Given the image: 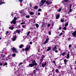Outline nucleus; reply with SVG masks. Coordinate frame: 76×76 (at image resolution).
Segmentation results:
<instances>
[{
	"mask_svg": "<svg viewBox=\"0 0 76 76\" xmlns=\"http://www.w3.org/2000/svg\"><path fill=\"white\" fill-rule=\"evenodd\" d=\"M16 18L15 17L14 18V19L11 22V23L12 24V23H13L14 24H16Z\"/></svg>",
	"mask_w": 76,
	"mask_h": 76,
	"instance_id": "obj_1",
	"label": "nucleus"
},
{
	"mask_svg": "<svg viewBox=\"0 0 76 76\" xmlns=\"http://www.w3.org/2000/svg\"><path fill=\"white\" fill-rule=\"evenodd\" d=\"M45 2V1H44V0H42L41 1L40 3V6H42L43 5L44 3Z\"/></svg>",
	"mask_w": 76,
	"mask_h": 76,
	"instance_id": "obj_2",
	"label": "nucleus"
},
{
	"mask_svg": "<svg viewBox=\"0 0 76 76\" xmlns=\"http://www.w3.org/2000/svg\"><path fill=\"white\" fill-rule=\"evenodd\" d=\"M72 34L74 37H76V30Z\"/></svg>",
	"mask_w": 76,
	"mask_h": 76,
	"instance_id": "obj_3",
	"label": "nucleus"
},
{
	"mask_svg": "<svg viewBox=\"0 0 76 76\" xmlns=\"http://www.w3.org/2000/svg\"><path fill=\"white\" fill-rule=\"evenodd\" d=\"M36 64H29V66L30 67H33L34 66H35V65H36Z\"/></svg>",
	"mask_w": 76,
	"mask_h": 76,
	"instance_id": "obj_4",
	"label": "nucleus"
},
{
	"mask_svg": "<svg viewBox=\"0 0 76 76\" xmlns=\"http://www.w3.org/2000/svg\"><path fill=\"white\" fill-rule=\"evenodd\" d=\"M49 40V39L47 38L46 39L45 41L43 43V44H46V43L48 42V40Z\"/></svg>",
	"mask_w": 76,
	"mask_h": 76,
	"instance_id": "obj_5",
	"label": "nucleus"
},
{
	"mask_svg": "<svg viewBox=\"0 0 76 76\" xmlns=\"http://www.w3.org/2000/svg\"><path fill=\"white\" fill-rule=\"evenodd\" d=\"M27 47L25 48V51H28L29 50V48H28V47H29V48H30V46H29L28 45H27Z\"/></svg>",
	"mask_w": 76,
	"mask_h": 76,
	"instance_id": "obj_6",
	"label": "nucleus"
},
{
	"mask_svg": "<svg viewBox=\"0 0 76 76\" xmlns=\"http://www.w3.org/2000/svg\"><path fill=\"white\" fill-rule=\"evenodd\" d=\"M3 57H4V55L2 54L0 55V59L1 60Z\"/></svg>",
	"mask_w": 76,
	"mask_h": 76,
	"instance_id": "obj_7",
	"label": "nucleus"
},
{
	"mask_svg": "<svg viewBox=\"0 0 76 76\" xmlns=\"http://www.w3.org/2000/svg\"><path fill=\"white\" fill-rule=\"evenodd\" d=\"M12 50L13 52H15V53L17 52V51H16V49L14 48H12Z\"/></svg>",
	"mask_w": 76,
	"mask_h": 76,
	"instance_id": "obj_8",
	"label": "nucleus"
},
{
	"mask_svg": "<svg viewBox=\"0 0 76 76\" xmlns=\"http://www.w3.org/2000/svg\"><path fill=\"white\" fill-rule=\"evenodd\" d=\"M16 32L18 33V34H20V30H16Z\"/></svg>",
	"mask_w": 76,
	"mask_h": 76,
	"instance_id": "obj_9",
	"label": "nucleus"
},
{
	"mask_svg": "<svg viewBox=\"0 0 76 76\" xmlns=\"http://www.w3.org/2000/svg\"><path fill=\"white\" fill-rule=\"evenodd\" d=\"M16 37L15 36L12 38V40L13 41H15V40H16Z\"/></svg>",
	"mask_w": 76,
	"mask_h": 76,
	"instance_id": "obj_10",
	"label": "nucleus"
},
{
	"mask_svg": "<svg viewBox=\"0 0 76 76\" xmlns=\"http://www.w3.org/2000/svg\"><path fill=\"white\" fill-rule=\"evenodd\" d=\"M32 64H36V65H35L36 66H37V63H36V62L35 61V60H34L32 62Z\"/></svg>",
	"mask_w": 76,
	"mask_h": 76,
	"instance_id": "obj_11",
	"label": "nucleus"
},
{
	"mask_svg": "<svg viewBox=\"0 0 76 76\" xmlns=\"http://www.w3.org/2000/svg\"><path fill=\"white\" fill-rule=\"evenodd\" d=\"M57 47L56 46H55L54 48H53V51H55L56 50H57Z\"/></svg>",
	"mask_w": 76,
	"mask_h": 76,
	"instance_id": "obj_12",
	"label": "nucleus"
},
{
	"mask_svg": "<svg viewBox=\"0 0 76 76\" xmlns=\"http://www.w3.org/2000/svg\"><path fill=\"white\" fill-rule=\"evenodd\" d=\"M60 18V15H57L56 16V18L57 19H58Z\"/></svg>",
	"mask_w": 76,
	"mask_h": 76,
	"instance_id": "obj_13",
	"label": "nucleus"
},
{
	"mask_svg": "<svg viewBox=\"0 0 76 76\" xmlns=\"http://www.w3.org/2000/svg\"><path fill=\"white\" fill-rule=\"evenodd\" d=\"M46 3L48 5H49V4H50V1L48 0V1L46 2Z\"/></svg>",
	"mask_w": 76,
	"mask_h": 76,
	"instance_id": "obj_14",
	"label": "nucleus"
},
{
	"mask_svg": "<svg viewBox=\"0 0 76 76\" xmlns=\"http://www.w3.org/2000/svg\"><path fill=\"white\" fill-rule=\"evenodd\" d=\"M30 15H34V13L33 12H30Z\"/></svg>",
	"mask_w": 76,
	"mask_h": 76,
	"instance_id": "obj_15",
	"label": "nucleus"
},
{
	"mask_svg": "<svg viewBox=\"0 0 76 76\" xmlns=\"http://www.w3.org/2000/svg\"><path fill=\"white\" fill-rule=\"evenodd\" d=\"M67 60L66 59H64V63L65 64H67Z\"/></svg>",
	"mask_w": 76,
	"mask_h": 76,
	"instance_id": "obj_16",
	"label": "nucleus"
},
{
	"mask_svg": "<svg viewBox=\"0 0 76 76\" xmlns=\"http://www.w3.org/2000/svg\"><path fill=\"white\" fill-rule=\"evenodd\" d=\"M9 28L10 29H11V30H13V29H14V27H11V26H10L9 27Z\"/></svg>",
	"mask_w": 76,
	"mask_h": 76,
	"instance_id": "obj_17",
	"label": "nucleus"
},
{
	"mask_svg": "<svg viewBox=\"0 0 76 76\" xmlns=\"http://www.w3.org/2000/svg\"><path fill=\"white\" fill-rule=\"evenodd\" d=\"M34 9H38V7L37 6H35L34 7Z\"/></svg>",
	"mask_w": 76,
	"mask_h": 76,
	"instance_id": "obj_18",
	"label": "nucleus"
},
{
	"mask_svg": "<svg viewBox=\"0 0 76 76\" xmlns=\"http://www.w3.org/2000/svg\"><path fill=\"white\" fill-rule=\"evenodd\" d=\"M23 45H21L20 46V48H22V47H23Z\"/></svg>",
	"mask_w": 76,
	"mask_h": 76,
	"instance_id": "obj_19",
	"label": "nucleus"
},
{
	"mask_svg": "<svg viewBox=\"0 0 76 76\" xmlns=\"http://www.w3.org/2000/svg\"><path fill=\"white\" fill-rule=\"evenodd\" d=\"M42 26H45V23H42Z\"/></svg>",
	"mask_w": 76,
	"mask_h": 76,
	"instance_id": "obj_20",
	"label": "nucleus"
},
{
	"mask_svg": "<svg viewBox=\"0 0 76 76\" xmlns=\"http://www.w3.org/2000/svg\"><path fill=\"white\" fill-rule=\"evenodd\" d=\"M69 58V54H68L66 58Z\"/></svg>",
	"mask_w": 76,
	"mask_h": 76,
	"instance_id": "obj_21",
	"label": "nucleus"
},
{
	"mask_svg": "<svg viewBox=\"0 0 76 76\" xmlns=\"http://www.w3.org/2000/svg\"><path fill=\"white\" fill-rule=\"evenodd\" d=\"M36 26L37 28H38V27H39V25H38V24H36Z\"/></svg>",
	"mask_w": 76,
	"mask_h": 76,
	"instance_id": "obj_22",
	"label": "nucleus"
},
{
	"mask_svg": "<svg viewBox=\"0 0 76 76\" xmlns=\"http://www.w3.org/2000/svg\"><path fill=\"white\" fill-rule=\"evenodd\" d=\"M50 50H51V48H50V47H48V48L47 49V50L48 51H50Z\"/></svg>",
	"mask_w": 76,
	"mask_h": 76,
	"instance_id": "obj_23",
	"label": "nucleus"
},
{
	"mask_svg": "<svg viewBox=\"0 0 76 76\" xmlns=\"http://www.w3.org/2000/svg\"><path fill=\"white\" fill-rule=\"evenodd\" d=\"M67 25H68V22H67V23L65 24V26H67Z\"/></svg>",
	"mask_w": 76,
	"mask_h": 76,
	"instance_id": "obj_24",
	"label": "nucleus"
},
{
	"mask_svg": "<svg viewBox=\"0 0 76 76\" xmlns=\"http://www.w3.org/2000/svg\"><path fill=\"white\" fill-rule=\"evenodd\" d=\"M26 17L27 18H30V16H29V15H26Z\"/></svg>",
	"mask_w": 76,
	"mask_h": 76,
	"instance_id": "obj_25",
	"label": "nucleus"
},
{
	"mask_svg": "<svg viewBox=\"0 0 76 76\" xmlns=\"http://www.w3.org/2000/svg\"><path fill=\"white\" fill-rule=\"evenodd\" d=\"M4 2H1L0 3V5L2 4H4Z\"/></svg>",
	"mask_w": 76,
	"mask_h": 76,
	"instance_id": "obj_26",
	"label": "nucleus"
},
{
	"mask_svg": "<svg viewBox=\"0 0 76 76\" xmlns=\"http://www.w3.org/2000/svg\"><path fill=\"white\" fill-rule=\"evenodd\" d=\"M29 34H30V31H28L27 33V36H29Z\"/></svg>",
	"mask_w": 76,
	"mask_h": 76,
	"instance_id": "obj_27",
	"label": "nucleus"
},
{
	"mask_svg": "<svg viewBox=\"0 0 76 76\" xmlns=\"http://www.w3.org/2000/svg\"><path fill=\"white\" fill-rule=\"evenodd\" d=\"M61 8L60 9H59L58 10V11L59 12H60L61 11Z\"/></svg>",
	"mask_w": 76,
	"mask_h": 76,
	"instance_id": "obj_28",
	"label": "nucleus"
},
{
	"mask_svg": "<svg viewBox=\"0 0 76 76\" xmlns=\"http://www.w3.org/2000/svg\"><path fill=\"white\" fill-rule=\"evenodd\" d=\"M65 53H66L65 52H64L62 54H61V55H62V56H64L65 54Z\"/></svg>",
	"mask_w": 76,
	"mask_h": 76,
	"instance_id": "obj_29",
	"label": "nucleus"
},
{
	"mask_svg": "<svg viewBox=\"0 0 76 76\" xmlns=\"http://www.w3.org/2000/svg\"><path fill=\"white\" fill-rule=\"evenodd\" d=\"M64 21V20H61V22H63Z\"/></svg>",
	"mask_w": 76,
	"mask_h": 76,
	"instance_id": "obj_30",
	"label": "nucleus"
},
{
	"mask_svg": "<svg viewBox=\"0 0 76 76\" xmlns=\"http://www.w3.org/2000/svg\"><path fill=\"white\" fill-rule=\"evenodd\" d=\"M7 63H5L4 64V66H6V65H7Z\"/></svg>",
	"mask_w": 76,
	"mask_h": 76,
	"instance_id": "obj_31",
	"label": "nucleus"
},
{
	"mask_svg": "<svg viewBox=\"0 0 76 76\" xmlns=\"http://www.w3.org/2000/svg\"><path fill=\"white\" fill-rule=\"evenodd\" d=\"M25 24V23H23V22H22L20 23L21 25H23V24Z\"/></svg>",
	"mask_w": 76,
	"mask_h": 76,
	"instance_id": "obj_32",
	"label": "nucleus"
},
{
	"mask_svg": "<svg viewBox=\"0 0 76 76\" xmlns=\"http://www.w3.org/2000/svg\"><path fill=\"white\" fill-rule=\"evenodd\" d=\"M56 72H57V73H58V69H56Z\"/></svg>",
	"mask_w": 76,
	"mask_h": 76,
	"instance_id": "obj_33",
	"label": "nucleus"
},
{
	"mask_svg": "<svg viewBox=\"0 0 76 76\" xmlns=\"http://www.w3.org/2000/svg\"><path fill=\"white\" fill-rule=\"evenodd\" d=\"M42 67H44V66H45V65L44 64H42Z\"/></svg>",
	"mask_w": 76,
	"mask_h": 76,
	"instance_id": "obj_34",
	"label": "nucleus"
},
{
	"mask_svg": "<svg viewBox=\"0 0 76 76\" xmlns=\"http://www.w3.org/2000/svg\"><path fill=\"white\" fill-rule=\"evenodd\" d=\"M41 10H41V9H39L38 10V11H39V12H40V11H41Z\"/></svg>",
	"mask_w": 76,
	"mask_h": 76,
	"instance_id": "obj_35",
	"label": "nucleus"
},
{
	"mask_svg": "<svg viewBox=\"0 0 76 76\" xmlns=\"http://www.w3.org/2000/svg\"><path fill=\"white\" fill-rule=\"evenodd\" d=\"M63 29H64V30H66V27H64L63 28Z\"/></svg>",
	"mask_w": 76,
	"mask_h": 76,
	"instance_id": "obj_36",
	"label": "nucleus"
},
{
	"mask_svg": "<svg viewBox=\"0 0 76 76\" xmlns=\"http://www.w3.org/2000/svg\"><path fill=\"white\" fill-rule=\"evenodd\" d=\"M63 35V33H61L59 35V36H61V35Z\"/></svg>",
	"mask_w": 76,
	"mask_h": 76,
	"instance_id": "obj_37",
	"label": "nucleus"
},
{
	"mask_svg": "<svg viewBox=\"0 0 76 76\" xmlns=\"http://www.w3.org/2000/svg\"><path fill=\"white\" fill-rule=\"evenodd\" d=\"M50 25H51V24H49L48 25V26L49 27L50 26Z\"/></svg>",
	"mask_w": 76,
	"mask_h": 76,
	"instance_id": "obj_38",
	"label": "nucleus"
},
{
	"mask_svg": "<svg viewBox=\"0 0 76 76\" xmlns=\"http://www.w3.org/2000/svg\"><path fill=\"white\" fill-rule=\"evenodd\" d=\"M20 1V3H22V1L23 0H19Z\"/></svg>",
	"mask_w": 76,
	"mask_h": 76,
	"instance_id": "obj_39",
	"label": "nucleus"
},
{
	"mask_svg": "<svg viewBox=\"0 0 76 76\" xmlns=\"http://www.w3.org/2000/svg\"><path fill=\"white\" fill-rule=\"evenodd\" d=\"M53 63H54V64H56V62L55 61H53Z\"/></svg>",
	"mask_w": 76,
	"mask_h": 76,
	"instance_id": "obj_40",
	"label": "nucleus"
},
{
	"mask_svg": "<svg viewBox=\"0 0 76 76\" xmlns=\"http://www.w3.org/2000/svg\"><path fill=\"white\" fill-rule=\"evenodd\" d=\"M64 1L65 2H68V0H64Z\"/></svg>",
	"mask_w": 76,
	"mask_h": 76,
	"instance_id": "obj_41",
	"label": "nucleus"
},
{
	"mask_svg": "<svg viewBox=\"0 0 76 76\" xmlns=\"http://www.w3.org/2000/svg\"><path fill=\"white\" fill-rule=\"evenodd\" d=\"M72 9H70L69 10L70 12H72Z\"/></svg>",
	"mask_w": 76,
	"mask_h": 76,
	"instance_id": "obj_42",
	"label": "nucleus"
},
{
	"mask_svg": "<svg viewBox=\"0 0 76 76\" xmlns=\"http://www.w3.org/2000/svg\"><path fill=\"white\" fill-rule=\"evenodd\" d=\"M69 48H70V47H72V46L71 45H69Z\"/></svg>",
	"mask_w": 76,
	"mask_h": 76,
	"instance_id": "obj_43",
	"label": "nucleus"
},
{
	"mask_svg": "<svg viewBox=\"0 0 76 76\" xmlns=\"http://www.w3.org/2000/svg\"><path fill=\"white\" fill-rule=\"evenodd\" d=\"M44 65H45V66L47 65V63H46V62L45 63Z\"/></svg>",
	"mask_w": 76,
	"mask_h": 76,
	"instance_id": "obj_44",
	"label": "nucleus"
},
{
	"mask_svg": "<svg viewBox=\"0 0 76 76\" xmlns=\"http://www.w3.org/2000/svg\"><path fill=\"white\" fill-rule=\"evenodd\" d=\"M16 56V54H14L12 55V56Z\"/></svg>",
	"mask_w": 76,
	"mask_h": 76,
	"instance_id": "obj_45",
	"label": "nucleus"
},
{
	"mask_svg": "<svg viewBox=\"0 0 76 76\" xmlns=\"http://www.w3.org/2000/svg\"><path fill=\"white\" fill-rule=\"evenodd\" d=\"M49 35H51V32L50 31L49 32Z\"/></svg>",
	"mask_w": 76,
	"mask_h": 76,
	"instance_id": "obj_46",
	"label": "nucleus"
},
{
	"mask_svg": "<svg viewBox=\"0 0 76 76\" xmlns=\"http://www.w3.org/2000/svg\"><path fill=\"white\" fill-rule=\"evenodd\" d=\"M55 52L56 53H58V51H57V50H55Z\"/></svg>",
	"mask_w": 76,
	"mask_h": 76,
	"instance_id": "obj_47",
	"label": "nucleus"
},
{
	"mask_svg": "<svg viewBox=\"0 0 76 76\" xmlns=\"http://www.w3.org/2000/svg\"><path fill=\"white\" fill-rule=\"evenodd\" d=\"M59 29H61V27H60L59 28Z\"/></svg>",
	"mask_w": 76,
	"mask_h": 76,
	"instance_id": "obj_48",
	"label": "nucleus"
},
{
	"mask_svg": "<svg viewBox=\"0 0 76 76\" xmlns=\"http://www.w3.org/2000/svg\"><path fill=\"white\" fill-rule=\"evenodd\" d=\"M0 66H2V64L1 63H0Z\"/></svg>",
	"mask_w": 76,
	"mask_h": 76,
	"instance_id": "obj_49",
	"label": "nucleus"
},
{
	"mask_svg": "<svg viewBox=\"0 0 76 76\" xmlns=\"http://www.w3.org/2000/svg\"><path fill=\"white\" fill-rule=\"evenodd\" d=\"M32 44V42H30V44Z\"/></svg>",
	"mask_w": 76,
	"mask_h": 76,
	"instance_id": "obj_50",
	"label": "nucleus"
},
{
	"mask_svg": "<svg viewBox=\"0 0 76 76\" xmlns=\"http://www.w3.org/2000/svg\"><path fill=\"white\" fill-rule=\"evenodd\" d=\"M38 15H40V13L38 12Z\"/></svg>",
	"mask_w": 76,
	"mask_h": 76,
	"instance_id": "obj_51",
	"label": "nucleus"
},
{
	"mask_svg": "<svg viewBox=\"0 0 76 76\" xmlns=\"http://www.w3.org/2000/svg\"><path fill=\"white\" fill-rule=\"evenodd\" d=\"M22 27H23V28H25V26L23 25V26H22Z\"/></svg>",
	"mask_w": 76,
	"mask_h": 76,
	"instance_id": "obj_52",
	"label": "nucleus"
},
{
	"mask_svg": "<svg viewBox=\"0 0 76 76\" xmlns=\"http://www.w3.org/2000/svg\"><path fill=\"white\" fill-rule=\"evenodd\" d=\"M7 34H8L9 33V31H7L6 32Z\"/></svg>",
	"mask_w": 76,
	"mask_h": 76,
	"instance_id": "obj_53",
	"label": "nucleus"
},
{
	"mask_svg": "<svg viewBox=\"0 0 76 76\" xmlns=\"http://www.w3.org/2000/svg\"><path fill=\"white\" fill-rule=\"evenodd\" d=\"M22 64V63H20V64L19 65H20V64Z\"/></svg>",
	"mask_w": 76,
	"mask_h": 76,
	"instance_id": "obj_54",
	"label": "nucleus"
},
{
	"mask_svg": "<svg viewBox=\"0 0 76 76\" xmlns=\"http://www.w3.org/2000/svg\"><path fill=\"white\" fill-rule=\"evenodd\" d=\"M58 68H61V66H59Z\"/></svg>",
	"mask_w": 76,
	"mask_h": 76,
	"instance_id": "obj_55",
	"label": "nucleus"
},
{
	"mask_svg": "<svg viewBox=\"0 0 76 76\" xmlns=\"http://www.w3.org/2000/svg\"><path fill=\"white\" fill-rule=\"evenodd\" d=\"M23 51H25V49H23Z\"/></svg>",
	"mask_w": 76,
	"mask_h": 76,
	"instance_id": "obj_56",
	"label": "nucleus"
},
{
	"mask_svg": "<svg viewBox=\"0 0 76 76\" xmlns=\"http://www.w3.org/2000/svg\"><path fill=\"white\" fill-rule=\"evenodd\" d=\"M6 60H8V59L7 58H6Z\"/></svg>",
	"mask_w": 76,
	"mask_h": 76,
	"instance_id": "obj_57",
	"label": "nucleus"
},
{
	"mask_svg": "<svg viewBox=\"0 0 76 76\" xmlns=\"http://www.w3.org/2000/svg\"><path fill=\"white\" fill-rule=\"evenodd\" d=\"M68 39H69H69H70V38H69Z\"/></svg>",
	"mask_w": 76,
	"mask_h": 76,
	"instance_id": "obj_58",
	"label": "nucleus"
},
{
	"mask_svg": "<svg viewBox=\"0 0 76 76\" xmlns=\"http://www.w3.org/2000/svg\"><path fill=\"white\" fill-rule=\"evenodd\" d=\"M75 63H76V61H75Z\"/></svg>",
	"mask_w": 76,
	"mask_h": 76,
	"instance_id": "obj_59",
	"label": "nucleus"
},
{
	"mask_svg": "<svg viewBox=\"0 0 76 76\" xmlns=\"http://www.w3.org/2000/svg\"><path fill=\"white\" fill-rule=\"evenodd\" d=\"M61 50V49H60V48H59V50Z\"/></svg>",
	"mask_w": 76,
	"mask_h": 76,
	"instance_id": "obj_60",
	"label": "nucleus"
},
{
	"mask_svg": "<svg viewBox=\"0 0 76 76\" xmlns=\"http://www.w3.org/2000/svg\"><path fill=\"white\" fill-rule=\"evenodd\" d=\"M34 71L35 72L36 71H35V70H34Z\"/></svg>",
	"mask_w": 76,
	"mask_h": 76,
	"instance_id": "obj_61",
	"label": "nucleus"
},
{
	"mask_svg": "<svg viewBox=\"0 0 76 76\" xmlns=\"http://www.w3.org/2000/svg\"><path fill=\"white\" fill-rule=\"evenodd\" d=\"M0 39H1V38H0Z\"/></svg>",
	"mask_w": 76,
	"mask_h": 76,
	"instance_id": "obj_62",
	"label": "nucleus"
},
{
	"mask_svg": "<svg viewBox=\"0 0 76 76\" xmlns=\"http://www.w3.org/2000/svg\"><path fill=\"white\" fill-rule=\"evenodd\" d=\"M60 56H61V55H60Z\"/></svg>",
	"mask_w": 76,
	"mask_h": 76,
	"instance_id": "obj_63",
	"label": "nucleus"
},
{
	"mask_svg": "<svg viewBox=\"0 0 76 76\" xmlns=\"http://www.w3.org/2000/svg\"><path fill=\"white\" fill-rule=\"evenodd\" d=\"M55 65H56V64H55Z\"/></svg>",
	"mask_w": 76,
	"mask_h": 76,
	"instance_id": "obj_64",
	"label": "nucleus"
}]
</instances>
